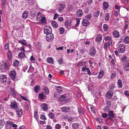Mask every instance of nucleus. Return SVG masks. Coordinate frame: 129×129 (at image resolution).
Here are the masks:
<instances>
[{
  "mask_svg": "<svg viewBox=\"0 0 129 129\" xmlns=\"http://www.w3.org/2000/svg\"><path fill=\"white\" fill-rule=\"evenodd\" d=\"M102 116L104 118H107L108 116L107 114L106 113H102Z\"/></svg>",
  "mask_w": 129,
  "mask_h": 129,
  "instance_id": "864d4df0",
  "label": "nucleus"
},
{
  "mask_svg": "<svg viewBox=\"0 0 129 129\" xmlns=\"http://www.w3.org/2000/svg\"><path fill=\"white\" fill-rule=\"evenodd\" d=\"M113 93L112 91H110L107 92L106 93V96L107 98L108 99H110L113 95Z\"/></svg>",
  "mask_w": 129,
  "mask_h": 129,
  "instance_id": "4468645a",
  "label": "nucleus"
},
{
  "mask_svg": "<svg viewBox=\"0 0 129 129\" xmlns=\"http://www.w3.org/2000/svg\"><path fill=\"white\" fill-rule=\"evenodd\" d=\"M23 111L21 109L19 108L16 109V112L17 116L19 117H21L23 114Z\"/></svg>",
  "mask_w": 129,
  "mask_h": 129,
  "instance_id": "0eeeda50",
  "label": "nucleus"
},
{
  "mask_svg": "<svg viewBox=\"0 0 129 129\" xmlns=\"http://www.w3.org/2000/svg\"><path fill=\"white\" fill-rule=\"evenodd\" d=\"M60 98H62V99H61V100H60V99H58V101H59V102H62V101H63V100L65 98V96H64V95H61Z\"/></svg>",
  "mask_w": 129,
  "mask_h": 129,
  "instance_id": "8fccbe9b",
  "label": "nucleus"
},
{
  "mask_svg": "<svg viewBox=\"0 0 129 129\" xmlns=\"http://www.w3.org/2000/svg\"><path fill=\"white\" fill-rule=\"evenodd\" d=\"M103 28L105 31H106L108 29V27L107 25L105 24L103 25Z\"/></svg>",
  "mask_w": 129,
  "mask_h": 129,
  "instance_id": "de8ad7c7",
  "label": "nucleus"
},
{
  "mask_svg": "<svg viewBox=\"0 0 129 129\" xmlns=\"http://www.w3.org/2000/svg\"><path fill=\"white\" fill-rule=\"evenodd\" d=\"M28 14V11H24L22 14V18L24 19H26L27 17Z\"/></svg>",
  "mask_w": 129,
  "mask_h": 129,
  "instance_id": "b1692460",
  "label": "nucleus"
},
{
  "mask_svg": "<svg viewBox=\"0 0 129 129\" xmlns=\"http://www.w3.org/2000/svg\"><path fill=\"white\" fill-rule=\"evenodd\" d=\"M100 13V11H98L94 13V17H97L98 16Z\"/></svg>",
  "mask_w": 129,
  "mask_h": 129,
  "instance_id": "09e8293b",
  "label": "nucleus"
},
{
  "mask_svg": "<svg viewBox=\"0 0 129 129\" xmlns=\"http://www.w3.org/2000/svg\"><path fill=\"white\" fill-rule=\"evenodd\" d=\"M52 31V29L51 27L49 26H46L44 30V33L46 35L51 34Z\"/></svg>",
  "mask_w": 129,
  "mask_h": 129,
  "instance_id": "f257e3e1",
  "label": "nucleus"
},
{
  "mask_svg": "<svg viewBox=\"0 0 129 129\" xmlns=\"http://www.w3.org/2000/svg\"><path fill=\"white\" fill-rule=\"evenodd\" d=\"M53 59L52 58L49 57L47 59V62L50 63H53Z\"/></svg>",
  "mask_w": 129,
  "mask_h": 129,
  "instance_id": "c756f323",
  "label": "nucleus"
},
{
  "mask_svg": "<svg viewBox=\"0 0 129 129\" xmlns=\"http://www.w3.org/2000/svg\"><path fill=\"white\" fill-rule=\"evenodd\" d=\"M34 116L35 118L36 119V120H37L38 119V117L37 112H35V113H34Z\"/></svg>",
  "mask_w": 129,
  "mask_h": 129,
  "instance_id": "c03bdc74",
  "label": "nucleus"
},
{
  "mask_svg": "<svg viewBox=\"0 0 129 129\" xmlns=\"http://www.w3.org/2000/svg\"><path fill=\"white\" fill-rule=\"evenodd\" d=\"M125 94L127 96H129V92L127 91H125L124 92Z\"/></svg>",
  "mask_w": 129,
  "mask_h": 129,
  "instance_id": "338daca9",
  "label": "nucleus"
},
{
  "mask_svg": "<svg viewBox=\"0 0 129 129\" xmlns=\"http://www.w3.org/2000/svg\"><path fill=\"white\" fill-rule=\"evenodd\" d=\"M10 76L13 80H14L16 77V72L15 71H11L10 73Z\"/></svg>",
  "mask_w": 129,
  "mask_h": 129,
  "instance_id": "6e6552de",
  "label": "nucleus"
},
{
  "mask_svg": "<svg viewBox=\"0 0 129 129\" xmlns=\"http://www.w3.org/2000/svg\"><path fill=\"white\" fill-rule=\"evenodd\" d=\"M105 20L106 21H108L109 19V15L108 13L106 14V15L105 17Z\"/></svg>",
  "mask_w": 129,
  "mask_h": 129,
  "instance_id": "473e14b6",
  "label": "nucleus"
},
{
  "mask_svg": "<svg viewBox=\"0 0 129 129\" xmlns=\"http://www.w3.org/2000/svg\"><path fill=\"white\" fill-rule=\"evenodd\" d=\"M44 95V94L43 93L39 94V96L41 99H43Z\"/></svg>",
  "mask_w": 129,
  "mask_h": 129,
  "instance_id": "13d9d810",
  "label": "nucleus"
},
{
  "mask_svg": "<svg viewBox=\"0 0 129 129\" xmlns=\"http://www.w3.org/2000/svg\"><path fill=\"white\" fill-rule=\"evenodd\" d=\"M127 59V57L126 56H124L122 58V61L123 62H126Z\"/></svg>",
  "mask_w": 129,
  "mask_h": 129,
  "instance_id": "a18cd8bd",
  "label": "nucleus"
},
{
  "mask_svg": "<svg viewBox=\"0 0 129 129\" xmlns=\"http://www.w3.org/2000/svg\"><path fill=\"white\" fill-rule=\"evenodd\" d=\"M107 46H108V45H107V43L105 42L104 45V48L105 49V50H106L107 49Z\"/></svg>",
  "mask_w": 129,
  "mask_h": 129,
  "instance_id": "bf43d9fd",
  "label": "nucleus"
},
{
  "mask_svg": "<svg viewBox=\"0 0 129 129\" xmlns=\"http://www.w3.org/2000/svg\"><path fill=\"white\" fill-rule=\"evenodd\" d=\"M83 12L81 9L78 10L77 12L76 15L78 17H81L82 15Z\"/></svg>",
  "mask_w": 129,
  "mask_h": 129,
  "instance_id": "a211bd4d",
  "label": "nucleus"
},
{
  "mask_svg": "<svg viewBox=\"0 0 129 129\" xmlns=\"http://www.w3.org/2000/svg\"><path fill=\"white\" fill-rule=\"evenodd\" d=\"M91 14H89L86 15L85 16V17L87 19H90L91 18Z\"/></svg>",
  "mask_w": 129,
  "mask_h": 129,
  "instance_id": "3c124183",
  "label": "nucleus"
},
{
  "mask_svg": "<svg viewBox=\"0 0 129 129\" xmlns=\"http://www.w3.org/2000/svg\"><path fill=\"white\" fill-rule=\"evenodd\" d=\"M102 38V36L101 34H99L98 35L95 39V41L96 42L98 43H100L101 41Z\"/></svg>",
  "mask_w": 129,
  "mask_h": 129,
  "instance_id": "1a4fd4ad",
  "label": "nucleus"
},
{
  "mask_svg": "<svg viewBox=\"0 0 129 129\" xmlns=\"http://www.w3.org/2000/svg\"><path fill=\"white\" fill-rule=\"evenodd\" d=\"M123 68L125 71L129 70V59H127L126 62H124Z\"/></svg>",
  "mask_w": 129,
  "mask_h": 129,
  "instance_id": "20e7f679",
  "label": "nucleus"
},
{
  "mask_svg": "<svg viewBox=\"0 0 129 129\" xmlns=\"http://www.w3.org/2000/svg\"><path fill=\"white\" fill-rule=\"evenodd\" d=\"M89 54L91 56H93L96 53V50L94 47H92L90 50Z\"/></svg>",
  "mask_w": 129,
  "mask_h": 129,
  "instance_id": "9b49d317",
  "label": "nucleus"
},
{
  "mask_svg": "<svg viewBox=\"0 0 129 129\" xmlns=\"http://www.w3.org/2000/svg\"><path fill=\"white\" fill-rule=\"evenodd\" d=\"M34 88L35 91L36 92H38L40 89V86L39 85H36L34 87Z\"/></svg>",
  "mask_w": 129,
  "mask_h": 129,
  "instance_id": "f704fd0d",
  "label": "nucleus"
},
{
  "mask_svg": "<svg viewBox=\"0 0 129 129\" xmlns=\"http://www.w3.org/2000/svg\"><path fill=\"white\" fill-rule=\"evenodd\" d=\"M18 42L19 43H20L22 44L23 45H26L27 43L24 40H23V41H22L19 40Z\"/></svg>",
  "mask_w": 129,
  "mask_h": 129,
  "instance_id": "72a5a7b5",
  "label": "nucleus"
},
{
  "mask_svg": "<svg viewBox=\"0 0 129 129\" xmlns=\"http://www.w3.org/2000/svg\"><path fill=\"white\" fill-rule=\"evenodd\" d=\"M51 24L52 26L55 28H57L58 27V24L55 21H52Z\"/></svg>",
  "mask_w": 129,
  "mask_h": 129,
  "instance_id": "bb28decb",
  "label": "nucleus"
},
{
  "mask_svg": "<svg viewBox=\"0 0 129 129\" xmlns=\"http://www.w3.org/2000/svg\"><path fill=\"white\" fill-rule=\"evenodd\" d=\"M7 56L8 58L10 59L12 57V54L11 51L10 50H9L8 52V53H7Z\"/></svg>",
  "mask_w": 129,
  "mask_h": 129,
  "instance_id": "e433bc0d",
  "label": "nucleus"
},
{
  "mask_svg": "<svg viewBox=\"0 0 129 129\" xmlns=\"http://www.w3.org/2000/svg\"><path fill=\"white\" fill-rule=\"evenodd\" d=\"M2 2L3 6L5 8L6 7V2L5 0H2Z\"/></svg>",
  "mask_w": 129,
  "mask_h": 129,
  "instance_id": "603ef678",
  "label": "nucleus"
},
{
  "mask_svg": "<svg viewBox=\"0 0 129 129\" xmlns=\"http://www.w3.org/2000/svg\"><path fill=\"white\" fill-rule=\"evenodd\" d=\"M0 81L2 82H6L7 80V77L5 75H1L0 76Z\"/></svg>",
  "mask_w": 129,
  "mask_h": 129,
  "instance_id": "f8f14e48",
  "label": "nucleus"
},
{
  "mask_svg": "<svg viewBox=\"0 0 129 129\" xmlns=\"http://www.w3.org/2000/svg\"><path fill=\"white\" fill-rule=\"evenodd\" d=\"M40 118L42 119H44V120H46L47 119L46 118L44 115H42L40 117Z\"/></svg>",
  "mask_w": 129,
  "mask_h": 129,
  "instance_id": "4d7b16f0",
  "label": "nucleus"
},
{
  "mask_svg": "<svg viewBox=\"0 0 129 129\" xmlns=\"http://www.w3.org/2000/svg\"><path fill=\"white\" fill-rule=\"evenodd\" d=\"M82 24L84 26H86L89 24V22L87 20L85 19H83L82 20Z\"/></svg>",
  "mask_w": 129,
  "mask_h": 129,
  "instance_id": "2eb2a0df",
  "label": "nucleus"
},
{
  "mask_svg": "<svg viewBox=\"0 0 129 129\" xmlns=\"http://www.w3.org/2000/svg\"><path fill=\"white\" fill-rule=\"evenodd\" d=\"M124 42L126 43H129V37L126 36L124 39Z\"/></svg>",
  "mask_w": 129,
  "mask_h": 129,
  "instance_id": "7c9ffc66",
  "label": "nucleus"
},
{
  "mask_svg": "<svg viewBox=\"0 0 129 129\" xmlns=\"http://www.w3.org/2000/svg\"><path fill=\"white\" fill-rule=\"evenodd\" d=\"M108 116L109 117H111L113 118H114L113 111H110L109 112Z\"/></svg>",
  "mask_w": 129,
  "mask_h": 129,
  "instance_id": "a878e982",
  "label": "nucleus"
},
{
  "mask_svg": "<svg viewBox=\"0 0 129 129\" xmlns=\"http://www.w3.org/2000/svg\"><path fill=\"white\" fill-rule=\"evenodd\" d=\"M19 63V61L17 60H16L14 61L13 65L14 66L17 67Z\"/></svg>",
  "mask_w": 129,
  "mask_h": 129,
  "instance_id": "ea45409f",
  "label": "nucleus"
},
{
  "mask_svg": "<svg viewBox=\"0 0 129 129\" xmlns=\"http://www.w3.org/2000/svg\"><path fill=\"white\" fill-rule=\"evenodd\" d=\"M79 124L77 123H74L72 125V126L74 129H77L78 127Z\"/></svg>",
  "mask_w": 129,
  "mask_h": 129,
  "instance_id": "2f4dec72",
  "label": "nucleus"
},
{
  "mask_svg": "<svg viewBox=\"0 0 129 129\" xmlns=\"http://www.w3.org/2000/svg\"><path fill=\"white\" fill-rule=\"evenodd\" d=\"M103 8L105 10H106L108 7V3L106 2H104L103 3Z\"/></svg>",
  "mask_w": 129,
  "mask_h": 129,
  "instance_id": "393cba45",
  "label": "nucleus"
},
{
  "mask_svg": "<svg viewBox=\"0 0 129 129\" xmlns=\"http://www.w3.org/2000/svg\"><path fill=\"white\" fill-rule=\"evenodd\" d=\"M65 6H66L64 4H60L58 9V11L59 12L62 11L64 9Z\"/></svg>",
  "mask_w": 129,
  "mask_h": 129,
  "instance_id": "aec40b11",
  "label": "nucleus"
},
{
  "mask_svg": "<svg viewBox=\"0 0 129 129\" xmlns=\"http://www.w3.org/2000/svg\"><path fill=\"white\" fill-rule=\"evenodd\" d=\"M104 75V73L102 70H101L99 73V74L98 76V78L99 79L101 78Z\"/></svg>",
  "mask_w": 129,
  "mask_h": 129,
  "instance_id": "412c9836",
  "label": "nucleus"
},
{
  "mask_svg": "<svg viewBox=\"0 0 129 129\" xmlns=\"http://www.w3.org/2000/svg\"><path fill=\"white\" fill-rule=\"evenodd\" d=\"M116 75V74L115 73H113L112 74L111 76V78L112 79H113L114 78Z\"/></svg>",
  "mask_w": 129,
  "mask_h": 129,
  "instance_id": "69168bd1",
  "label": "nucleus"
},
{
  "mask_svg": "<svg viewBox=\"0 0 129 129\" xmlns=\"http://www.w3.org/2000/svg\"><path fill=\"white\" fill-rule=\"evenodd\" d=\"M5 124V129H11L12 122L10 121H6Z\"/></svg>",
  "mask_w": 129,
  "mask_h": 129,
  "instance_id": "423d86ee",
  "label": "nucleus"
},
{
  "mask_svg": "<svg viewBox=\"0 0 129 129\" xmlns=\"http://www.w3.org/2000/svg\"><path fill=\"white\" fill-rule=\"evenodd\" d=\"M8 68V66L7 62H6L4 64L0 66V69L2 71H6Z\"/></svg>",
  "mask_w": 129,
  "mask_h": 129,
  "instance_id": "f03ea898",
  "label": "nucleus"
},
{
  "mask_svg": "<svg viewBox=\"0 0 129 129\" xmlns=\"http://www.w3.org/2000/svg\"><path fill=\"white\" fill-rule=\"evenodd\" d=\"M109 106H107L104 109V111L106 112H109Z\"/></svg>",
  "mask_w": 129,
  "mask_h": 129,
  "instance_id": "49530a36",
  "label": "nucleus"
},
{
  "mask_svg": "<svg viewBox=\"0 0 129 129\" xmlns=\"http://www.w3.org/2000/svg\"><path fill=\"white\" fill-rule=\"evenodd\" d=\"M42 17V15L38 12L37 16V20L39 21H40Z\"/></svg>",
  "mask_w": 129,
  "mask_h": 129,
  "instance_id": "5701e85b",
  "label": "nucleus"
},
{
  "mask_svg": "<svg viewBox=\"0 0 129 129\" xmlns=\"http://www.w3.org/2000/svg\"><path fill=\"white\" fill-rule=\"evenodd\" d=\"M44 92L47 95L49 93V91L47 87L44 88Z\"/></svg>",
  "mask_w": 129,
  "mask_h": 129,
  "instance_id": "79ce46f5",
  "label": "nucleus"
},
{
  "mask_svg": "<svg viewBox=\"0 0 129 129\" xmlns=\"http://www.w3.org/2000/svg\"><path fill=\"white\" fill-rule=\"evenodd\" d=\"M8 113L9 115H11L12 116L14 115V113L8 111Z\"/></svg>",
  "mask_w": 129,
  "mask_h": 129,
  "instance_id": "e2e57ef3",
  "label": "nucleus"
},
{
  "mask_svg": "<svg viewBox=\"0 0 129 129\" xmlns=\"http://www.w3.org/2000/svg\"><path fill=\"white\" fill-rule=\"evenodd\" d=\"M58 30L60 34H62L64 32L65 30L63 28L61 27Z\"/></svg>",
  "mask_w": 129,
  "mask_h": 129,
  "instance_id": "cd10ccee",
  "label": "nucleus"
},
{
  "mask_svg": "<svg viewBox=\"0 0 129 129\" xmlns=\"http://www.w3.org/2000/svg\"><path fill=\"white\" fill-rule=\"evenodd\" d=\"M46 37L47 41L50 42L52 41L53 38L54 36L53 34H50L47 35Z\"/></svg>",
  "mask_w": 129,
  "mask_h": 129,
  "instance_id": "39448f33",
  "label": "nucleus"
},
{
  "mask_svg": "<svg viewBox=\"0 0 129 129\" xmlns=\"http://www.w3.org/2000/svg\"><path fill=\"white\" fill-rule=\"evenodd\" d=\"M18 49L19 50L22 51L23 52H24L25 51V50L24 49V47L23 46H22L20 48H19Z\"/></svg>",
  "mask_w": 129,
  "mask_h": 129,
  "instance_id": "052dcab7",
  "label": "nucleus"
},
{
  "mask_svg": "<svg viewBox=\"0 0 129 129\" xmlns=\"http://www.w3.org/2000/svg\"><path fill=\"white\" fill-rule=\"evenodd\" d=\"M64 25L67 28H68L71 25V21L66 20L64 23Z\"/></svg>",
  "mask_w": 129,
  "mask_h": 129,
  "instance_id": "f3484780",
  "label": "nucleus"
},
{
  "mask_svg": "<svg viewBox=\"0 0 129 129\" xmlns=\"http://www.w3.org/2000/svg\"><path fill=\"white\" fill-rule=\"evenodd\" d=\"M113 35L114 37L116 38L119 37L120 36L119 32L116 31H115L113 33Z\"/></svg>",
  "mask_w": 129,
  "mask_h": 129,
  "instance_id": "4be33fe9",
  "label": "nucleus"
},
{
  "mask_svg": "<svg viewBox=\"0 0 129 129\" xmlns=\"http://www.w3.org/2000/svg\"><path fill=\"white\" fill-rule=\"evenodd\" d=\"M62 112H69L70 110V108L67 107H63L61 109Z\"/></svg>",
  "mask_w": 129,
  "mask_h": 129,
  "instance_id": "dca6fc26",
  "label": "nucleus"
},
{
  "mask_svg": "<svg viewBox=\"0 0 129 129\" xmlns=\"http://www.w3.org/2000/svg\"><path fill=\"white\" fill-rule=\"evenodd\" d=\"M61 127V125L59 124H56L55 126V129H60Z\"/></svg>",
  "mask_w": 129,
  "mask_h": 129,
  "instance_id": "a19ab883",
  "label": "nucleus"
},
{
  "mask_svg": "<svg viewBox=\"0 0 129 129\" xmlns=\"http://www.w3.org/2000/svg\"><path fill=\"white\" fill-rule=\"evenodd\" d=\"M10 107L13 109H17L18 108V105L17 103L14 101L11 102L10 105Z\"/></svg>",
  "mask_w": 129,
  "mask_h": 129,
  "instance_id": "9d476101",
  "label": "nucleus"
},
{
  "mask_svg": "<svg viewBox=\"0 0 129 129\" xmlns=\"http://www.w3.org/2000/svg\"><path fill=\"white\" fill-rule=\"evenodd\" d=\"M41 109L44 111H47L48 109L47 105L45 103H43L41 105Z\"/></svg>",
  "mask_w": 129,
  "mask_h": 129,
  "instance_id": "ddd939ff",
  "label": "nucleus"
},
{
  "mask_svg": "<svg viewBox=\"0 0 129 129\" xmlns=\"http://www.w3.org/2000/svg\"><path fill=\"white\" fill-rule=\"evenodd\" d=\"M117 84L118 87L121 88L122 87V85L121 80L119 79L118 80L117 82Z\"/></svg>",
  "mask_w": 129,
  "mask_h": 129,
  "instance_id": "c85d7f7f",
  "label": "nucleus"
},
{
  "mask_svg": "<svg viewBox=\"0 0 129 129\" xmlns=\"http://www.w3.org/2000/svg\"><path fill=\"white\" fill-rule=\"evenodd\" d=\"M40 21H41L42 23H46V20L45 17H42Z\"/></svg>",
  "mask_w": 129,
  "mask_h": 129,
  "instance_id": "37998d69",
  "label": "nucleus"
},
{
  "mask_svg": "<svg viewBox=\"0 0 129 129\" xmlns=\"http://www.w3.org/2000/svg\"><path fill=\"white\" fill-rule=\"evenodd\" d=\"M49 117L52 119L54 118L55 117L54 114L51 112H50L48 114Z\"/></svg>",
  "mask_w": 129,
  "mask_h": 129,
  "instance_id": "4c0bfd02",
  "label": "nucleus"
},
{
  "mask_svg": "<svg viewBox=\"0 0 129 129\" xmlns=\"http://www.w3.org/2000/svg\"><path fill=\"white\" fill-rule=\"evenodd\" d=\"M18 57L20 58H24L25 57V53L22 52L19 53L18 54Z\"/></svg>",
  "mask_w": 129,
  "mask_h": 129,
  "instance_id": "6ab92c4d",
  "label": "nucleus"
},
{
  "mask_svg": "<svg viewBox=\"0 0 129 129\" xmlns=\"http://www.w3.org/2000/svg\"><path fill=\"white\" fill-rule=\"evenodd\" d=\"M9 44L8 43H6L4 47V48L5 50H7L9 48Z\"/></svg>",
  "mask_w": 129,
  "mask_h": 129,
  "instance_id": "5fc2aeb1",
  "label": "nucleus"
},
{
  "mask_svg": "<svg viewBox=\"0 0 129 129\" xmlns=\"http://www.w3.org/2000/svg\"><path fill=\"white\" fill-rule=\"evenodd\" d=\"M125 50V47L123 44H120L119 46L118 51L120 53H123L124 52Z\"/></svg>",
  "mask_w": 129,
  "mask_h": 129,
  "instance_id": "7ed1b4c3",
  "label": "nucleus"
},
{
  "mask_svg": "<svg viewBox=\"0 0 129 129\" xmlns=\"http://www.w3.org/2000/svg\"><path fill=\"white\" fill-rule=\"evenodd\" d=\"M111 39V38L109 36H106L105 38V40L106 41H107L108 40H110Z\"/></svg>",
  "mask_w": 129,
  "mask_h": 129,
  "instance_id": "774afa93",
  "label": "nucleus"
},
{
  "mask_svg": "<svg viewBox=\"0 0 129 129\" xmlns=\"http://www.w3.org/2000/svg\"><path fill=\"white\" fill-rule=\"evenodd\" d=\"M86 71L87 72V74H88L89 75H90L91 74V73L90 72V70L89 68H87V69H86Z\"/></svg>",
  "mask_w": 129,
  "mask_h": 129,
  "instance_id": "680f3d73",
  "label": "nucleus"
},
{
  "mask_svg": "<svg viewBox=\"0 0 129 129\" xmlns=\"http://www.w3.org/2000/svg\"><path fill=\"white\" fill-rule=\"evenodd\" d=\"M78 111L79 113V114L81 115H83L84 114L83 112L82 111L81 109H78Z\"/></svg>",
  "mask_w": 129,
  "mask_h": 129,
  "instance_id": "6e6d98bb",
  "label": "nucleus"
},
{
  "mask_svg": "<svg viewBox=\"0 0 129 129\" xmlns=\"http://www.w3.org/2000/svg\"><path fill=\"white\" fill-rule=\"evenodd\" d=\"M10 92L13 96L15 97L16 96V94L15 90L12 89L11 90Z\"/></svg>",
  "mask_w": 129,
  "mask_h": 129,
  "instance_id": "c9c22d12",
  "label": "nucleus"
},
{
  "mask_svg": "<svg viewBox=\"0 0 129 129\" xmlns=\"http://www.w3.org/2000/svg\"><path fill=\"white\" fill-rule=\"evenodd\" d=\"M58 62L60 64H62V59L60 58L58 60Z\"/></svg>",
  "mask_w": 129,
  "mask_h": 129,
  "instance_id": "0e129e2a",
  "label": "nucleus"
},
{
  "mask_svg": "<svg viewBox=\"0 0 129 129\" xmlns=\"http://www.w3.org/2000/svg\"><path fill=\"white\" fill-rule=\"evenodd\" d=\"M56 90L57 91L58 93L62 91V89L60 86H58L56 88Z\"/></svg>",
  "mask_w": 129,
  "mask_h": 129,
  "instance_id": "58836bf2",
  "label": "nucleus"
}]
</instances>
